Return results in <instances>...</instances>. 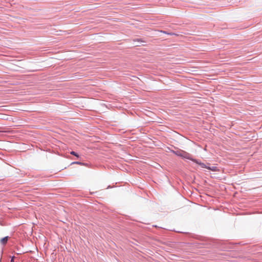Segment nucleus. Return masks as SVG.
Segmentation results:
<instances>
[{
    "mask_svg": "<svg viewBox=\"0 0 262 262\" xmlns=\"http://www.w3.org/2000/svg\"><path fill=\"white\" fill-rule=\"evenodd\" d=\"M173 152L176 155H177L179 156L182 157H184V158H185L187 159H190L189 155L184 151L180 152V151H173Z\"/></svg>",
    "mask_w": 262,
    "mask_h": 262,
    "instance_id": "nucleus-1",
    "label": "nucleus"
},
{
    "mask_svg": "<svg viewBox=\"0 0 262 262\" xmlns=\"http://www.w3.org/2000/svg\"><path fill=\"white\" fill-rule=\"evenodd\" d=\"M8 240V236H6L5 237H3L1 239V243L3 245H5L7 243Z\"/></svg>",
    "mask_w": 262,
    "mask_h": 262,
    "instance_id": "nucleus-2",
    "label": "nucleus"
},
{
    "mask_svg": "<svg viewBox=\"0 0 262 262\" xmlns=\"http://www.w3.org/2000/svg\"><path fill=\"white\" fill-rule=\"evenodd\" d=\"M207 169H208L209 170H210L212 171H218L219 169H217V167L216 166H212V167H207Z\"/></svg>",
    "mask_w": 262,
    "mask_h": 262,
    "instance_id": "nucleus-3",
    "label": "nucleus"
},
{
    "mask_svg": "<svg viewBox=\"0 0 262 262\" xmlns=\"http://www.w3.org/2000/svg\"><path fill=\"white\" fill-rule=\"evenodd\" d=\"M198 163L202 168H207V166H206V165L204 163Z\"/></svg>",
    "mask_w": 262,
    "mask_h": 262,
    "instance_id": "nucleus-4",
    "label": "nucleus"
},
{
    "mask_svg": "<svg viewBox=\"0 0 262 262\" xmlns=\"http://www.w3.org/2000/svg\"><path fill=\"white\" fill-rule=\"evenodd\" d=\"M70 154L72 155H74V156L77 157H79V155L75 151H72L70 152Z\"/></svg>",
    "mask_w": 262,
    "mask_h": 262,
    "instance_id": "nucleus-5",
    "label": "nucleus"
},
{
    "mask_svg": "<svg viewBox=\"0 0 262 262\" xmlns=\"http://www.w3.org/2000/svg\"><path fill=\"white\" fill-rule=\"evenodd\" d=\"M73 163H75V164H80V165H82V163L79 162H74Z\"/></svg>",
    "mask_w": 262,
    "mask_h": 262,
    "instance_id": "nucleus-6",
    "label": "nucleus"
},
{
    "mask_svg": "<svg viewBox=\"0 0 262 262\" xmlns=\"http://www.w3.org/2000/svg\"><path fill=\"white\" fill-rule=\"evenodd\" d=\"M189 159H190V158ZM191 160H192L193 161H194L195 162L198 163V162L195 160H192V159H191Z\"/></svg>",
    "mask_w": 262,
    "mask_h": 262,
    "instance_id": "nucleus-7",
    "label": "nucleus"
},
{
    "mask_svg": "<svg viewBox=\"0 0 262 262\" xmlns=\"http://www.w3.org/2000/svg\"><path fill=\"white\" fill-rule=\"evenodd\" d=\"M14 261V257H12V258L11 260V261L12 262Z\"/></svg>",
    "mask_w": 262,
    "mask_h": 262,
    "instance_id": "nucleus-8",
    "label": "nucleus"
}]
</instances>
